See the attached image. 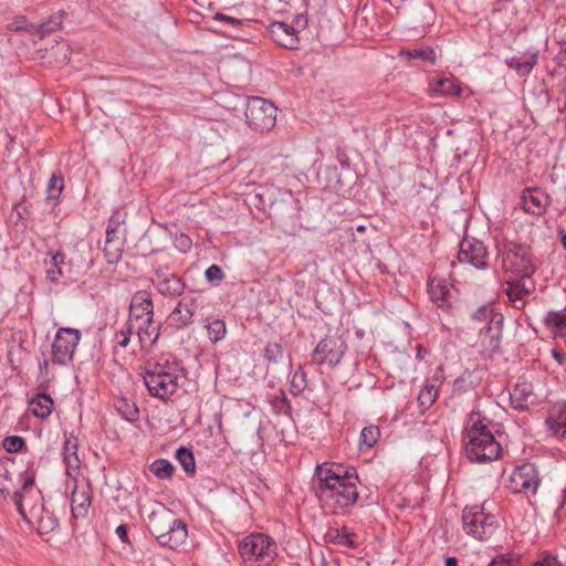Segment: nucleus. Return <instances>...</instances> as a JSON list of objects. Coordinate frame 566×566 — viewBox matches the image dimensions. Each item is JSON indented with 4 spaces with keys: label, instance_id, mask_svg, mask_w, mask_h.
<instances>
[{
    "label": "nucleus",
    "instance_id": "e2e57ef3",
    "mask_svg": "<svg viewBox=\"0 0 566 566\" xmlns=\"http://www.w3.org/2000/svg\"><path fill=\"white\" fill-rule=\"evenodd\" d=\"M446 566H458V560L455 557H448L446 559Z\"/></svg>",
    "mask_w": 566,
    "mask_h": 566
},
{
    "label": "nucleus",
    "instance_id": "7c9ffc66",
    "mask_svg": "<svg viewBox=\"0 0 566 566\" xmlns=\"http://www.w3.org/2000/svg\"><path fill=\"white\" fill-rule=\"evenodd\" d=\"M433 92L442 96H460L462 93L461 83L454 77H444L437 81L433 86Z\"/></svg>",
    "mask_w": 566,
    "mask_h": 566
},
{
    "label": "nucleus",
    "instance_id": "0eeeda50",
    "mask_svg": "<svg viewBox=\"0 0 566 566\" xmlns=\"http://www.w3.org/2000/svg\"><path fill=\"white\" fill-rule=\"evenodd\" d=\"M276 106L268 99L252 96L245 106V119L250 128L256 132H269L276 123Z\"/></svg>",
    "mask_w": 566,
    "mask_h": 566
},
{
    "label": "nucleus",
    "instance_id": "cd10ccee",
    "mask_svg": "<svg viewBox=\"0 0 566 566\" xmlns=\"http://www.w3.org/2000/svg\"><path fill=\"white\" fill-rule=\"evenodd\" d=\"M438 379H428L423 385L422 389L418 395L419 407L421 408V412L428 410L438 398Z\"/></svg>",
    "mask_w": 566,
    "mask_h": 566
},
{
    "label": "nucleus",
    "instance_id": "774afa93",
    "mask_svg": "<svg viewBox=\"0 0 566 566\" xmlns=\"http://www.w3.org/2000/svg\"><path fill=\"white\" fill-rule=\"evenodd\" d=\"M357 230H358V231H363V230H364V227H361V226H360V227H358V228H357Z\"/></svg>",
    "mask_w": 566,
    "mask_h": 566
},
{
    "label": "nucleus",
    "instance_id": "3c124183",
    "mask_svg": "<svg viewBox=\"0 0 566 566\" xmlns=\"http://www.w3.org/2000/svg\"><path fill=\"white\" fill-rule=\"evenodd\" d=\"M2 444L8 452L13 453L20 451L24 447L25 442L19 436H10L4 438Z\"/></svg>",
    "mask_w": 566,
    "mask_h": 566
},
{
    "label": "nucleus",
    "instance_id": "338daca9",
    "mask_svg": "<svg viewBox=\"0 0 566 566\" xmlns=\"http://www.w3.org/2000/svg\"><path fill=\"white\" fill-rule=\"evenodd\" d=\"M563 90H564V92L566 93V76H565V77H564V80H563Z\"/></svg>",
    "mask_w": 566,
    "mask_h": 566
},
{
    "label": "nucleus",
    "instance_id": "aec40b11",
    "mask_svg": "<svg viewBox=\"0 0 566 566\" xmlns=\"http://www.w3.org/2000/svg\"><path fill=\"white\" fill-rule=\"evenodd\" d=\"M200 304L201 298L199 296H188L180 300L169 315L170 325L177 329L189 326Z\"/></svg>",
    "mask_w": 566,
    "mask_h": 566
},
{
    "label": "nucleus",
    "instance_id": "58836bf2",
    "mask_svg": "<svg viewBox=\"0 0 566 566\" xmlns=\"http://www.w3.org/2000/svg\"><path fill=\"white\" fill-rule=\"evenodd\" d=\"M63 188V176L53 174L46 186V199L56 201L60 198Z\"/></svg>",
    "mask_w": 566,
    "mask_h": 566
},
{
    "label": "nucleus",
    "instance_id": "f704fd0d",
    "mask_svg": "<svg viewBox=\"0 0 566 566\" xmlns=\"http://www.w3.org/2000/svg\"><path fill=\"white\" fill-rule=\"evenodd\" d=\"M547 327L560 334L566 333V308L548 312L544 319Z\"/></svg>",
    "mask_w": 566,
    "mask_h": 566
},
{
    "label": "nucleus",
    "instance_id": "4be33fe9",
    "mask_svg": "<svg viewBox=\"0 0 566 566\" xmlns=\"http://www.w3.org/2000/svg\"><path fill=\"white\" fill-rule=\"evenodd\" d=\"M149 316H154L150 293L145 290L137 291L132 297L127 321L134 324Z\"/></svg>",
    "mask_w": 566,
    "mask_h": 566
},
{
    "label": "nucleus",
    "instance_id": "412c9836",
    "mask_svg": "<svg viewBox=\"0 0 566 566\" xmlns=\"http://www.w3.org/2000/svg\"><path fill=\"white\" fill-rule=\"evenodd\" d=\"M536 396L534 394L533 384L525 378H518L517 382L510 392L511 406L518 411L527 410L531 405H534Z\"/></svg>",
    "mask_w": 566,
    "mask_h": 566
},
{
    "label": "nucleus",
    "instance_id": "9b49d317",
    "mask_svg": "<svg viewBox=\"0 0 566 566\" xmlns=\"http://www.w3.org/2000/svg\"><path fill=\"white\" fill-rule=\"evenodd\" d=\"M81 336V332L76 328H59L52 343V363L67 365L73 359Z\"/></svg>",
    "mask_w": 566,
    "mask_h": 566
},
{
    "label": "nucleus",
    "instance_id": "c85d7f7f",
    "mask_svg": "<svg viewBox=\"0 0 566 566\" xmlns=\"http://www.w3.org/2000/svg\"><path fill=\"white\" fill-rule=\"evenodd\" d=\"M114 407L122 418L128 422H135L139 419V409L136 402L126 397L115 398Z\"/></svg>",
    "mask_w": 566,
    "mask_h": 566
},
{
    "label": "nucleus",
    "instance_id": "79ce46f5",
    "mask_svg": "<svg viewBox=\"0 0 566 566\" xmlns=\"http://www.w3.org/2000/svg\"><path fill=\"white\" fill-rule=\"evenodd\" d=\"M548 423L556 434L566 438V405L562 407L555 418H549Z\"/></svg>",
    "mask_w": 566,
    "mask_h": 566
},
{
    "label": "nucleus",
    "instance_id": "2eb2a0df",
    "mask_svg": "<svg viewBox=\"0 0 566 566\" xmlns=\"http://www.w3.org/2000/svg\"><path fill=\"white\" fill-rule=\"evenodd\" d=\"M346 349L344 339L338 336H326L315 347L313 360L318 365L328 364L335 367L340 363Z\"/></svg>",
    "mask_w": 566,
    "mask_h": 566
},
{
    "label": "nucleus",
    "instance_id": "0e129e2a",
    "mask_svg": "<svg viewBox=\"0 0 566 566\" xmlns=\"http://www.w3.org/2000/svg\"><path fill=\"white\" fill-rule=\"evenodd\" d=\"M322 566H338L335 562H323Z\"/></svg>",
    "mask_w": 566,
    "mask_h": 566
},
{
    "label": "nucleus",
    "instance_id": "1a4fd4ad",
    "mask_svg": "<svg viewBox=\"0 0 566 566\" xmlns=\"http://www.w3.org/2000/svg\"><path fill=\"white\" fill-rule=\"evenodd\" d=\"M143 378L149 394L163 400L172 396L178 388V377L160 364L148 367Z\"/></svg>",
    "mask_w": 566,
    "mask_h": 566
},
{
    "label": "nucleus",
    "instance_id": "6ab92c4d",
    "mask_svg": "<svg viewBox=\"0 0 566 566\" xmlns=\"http://www.w3.org/2000/svg\"><path fill=\"white\" fill-rule=\"evenodd\" d=\"M151 283L161 295L171 297L181 295L186 287L180 276L163 269L155 271Z\"/></svg>",
    "mask_w": 566,
    "mask_h": 566
},
{
    "label": "nucleus",
    "instance_id": "ddd939ff",
    "mask_svg": "<svg viewBox=\"0 0 566 566\" xmlns=\"http://www.w3.org/2000/svg\"><path fill=\"white\" fill-rule=\"evenodd\" d=\"M237 11L235 8H226L222 12L214 13L211 21L216 23V31L233 39L250 35L248 29H251V21L240 15H231V12Z\"/></svg>",
    "mask_w": 566,
    "mask_h": 566
},
{
    "label": "nucleus",
    "instance_id": "b1692460",
    "mask_svg": "<svg viewBox=\"0 0 566 566\" xmlns=\"http://www.w3.org/2000/svg\"><path fill=\"white\" fill-rule=\"evenodd\" d=\"M538 51L514 55L505 59V64L514 70L518 76L528 75L538 62Z\"/></svg>",
    "mask_w": 566,
    "mask_h": 566
},
{
    "label": "nucleus",
    "instance_id": "c9c22d12",
    "mask_svg": "<svg viewBox=\"0 0 566 566\" xmlns=\"http://www.w3.org/2000/svg\"><path fill=\"white\" fill-rule=\"evenodd\" d=\"M380 437V430L377 426H367L363 428L359 438V450H369L378 441Z\"/></svg>",
    "mask_w": 566,
    "mask_h": 566
},
{
    "label": "nucleus",
    "instance_id": "f03ea898",
    "mask_svg": "<svg viewBox=\"0 0 566 566\" xmlns=\"http://www.w3.org/2000/svg\"><path fill=\"white\" fill-rule=\"evenodd\" d=\"M21 488L12 493V500L20 515L38 523L41 534H49L59 526V520L44 511L41 491L35 486V472L29 467L20 473Z\"/></svg>",
    "mask_w": 566,
    "mask_h": 566
},
{
    "label": "nucleus",
    "instance_id": "4d7b16f0",
    "mask_svg": "<svg viewBox=\"0 0 566 566\" xmlns=\"http://www.w3.org/2000/svg\"><path fill=\"white\" fill-rule=\"evenodd\" d=\"M533 566H560L557 558L553 555H546L533 564Z\"/></svg>",
    "mask_w": 566,
    "mask_h": 566
},
{
    "label": "nucleus",
    "instance_id": "13d9d810",
    "mask_svg": "<svg viewBox=\"0 0 566 566\" xmlns=\"http://www.w3.org/2000/svg\"><path fill=\"white\" fill-rule=\"evenodd\" d=\"M123 220L120 219L119 214H113L109 220L106 229L113 228L114 231H120V227L123 224Z\"/></svg>",
    "mask_w": 566,
    "mask_h": 566
},
{
    "label": "nucleus",
    "instance_id": "f3484780",
    "mask_svg": "<svg viewBox=\"0 0 566 566\" xmlns=\"http://www.w3.org/2000/svg\"><path fill=\"white\" fill-rule=\"evenodd\" d=\"M458 260L460 263L484 270L489 265L488 249L482 241L465 237L459 244Z\"/></svg>",
    "mask_w": 566,
    "mask_h": 566
},
{
    "label": "nucleus",
    "instance_id": "4468645a",
    "mask_svg": "<svg viewBox=\"0 0 566 566\" xmlns=\"http://www.w3.org/2000/svg\"><path fill=\"white\" fill-rule=\"evenodd\" d=\"M471 317L475 322L485 323L481 332L484 331L486 336L490 337V344L496 347L503 334V315L495 312L491 304H484L475 310Z\"/></svg>",
    "mask_w": 566,
    "mask_h": 566
},
{
    "label": "nucleus",
    "instance_id": "ea45409f",
    "mask_svg": "<svg viewBox=\"0 0 566 566\" xmlns=\"http://www.w3.org/2000/svg\"><path fill=\"white\" fill-rule=\"evenodd\" d=\"M176 458L187 473H195L196 464L193 453L181 447L176 451Z\"/></svg>",
    "mask_w": 566,
    "mask_h": 566
},
{
    "label": "nucleus",
    "instance_id": "c756f323",
    "mask_svg": "<svg viewBox=\"0 0 566 566\" xmlns=\"http://www.w3.org/2000/svg\"><path fill=\"white\" fill-rule=\"evenodd\" d=\"M30 406L35 417L45 419L52 413L53 399L46 394H38L30 401Z\"/></svg>",
    "mask_w": 566,
    "mask_h": 566
},
{
    "label": "nucleus",
    "instance_id": "680f3d73",
    "mask_svg": "<svg viewBox=\"0 0 566 566\" xmlns=\"http://www.w3.org/2000/svg\"><path fill=\"white\" fill-rule=\"evenodd\" d=\"M553 357L559 363H563V354L556 349H553Z\"/></svg>",
    "mask_w": 566,
    "mask_h": 566
},
{
    "label": "nucleus",
    "instance_id": "2f4dec72",
    "mask_svg": "<svg viewBox=\"0 0 566 566\" xmlns=\"http://www.w3.org/2000/svg\"><path fill=\"white\" fill-rule=\"evenodd\" d=\"M51 255L50 261H45L46 264V277L50 282H57L63 275L62 265L64 264L65 254L62 252L49 253Z\"/></svg>",
    "mask_w": 566,
    "mask_h": 566
},
{
    "label": "nucleus",
    "instance_id": "6e6d98bb",
    "mask_svg": "<svg viewBox=\"0 0 566 566\" xmlns=\"http://www.w3.org/2000/svg\"><path fill=\"white\" fill-rule=\"evenodd\" d=\"M117 241L125 242V233H123L120 231H114L113 228L106 229L105 242H117Z\"/></svg>",
    "mask_w": 566,
    "mask_h": 566
},
{
    "label": "nucleus",
    "instance_id": "09e8293b",
    "mask_svg": "<svg viewBox=\"0 0 566 566\" xmlns=\"http://www.w3.org/2000/svg\"><path fill=\"white\" fill-rule=\"evenodd\" d=\"M133 329H134V324L127 321L125 324V327L122 328L120 331L116 332L115 342L120 347H124V348L127 347V345L130 342Z\"/></svg>",
    "mask_w": 566,
    "mask_h": 566
},
{
    "label": "nucleus",
    "instance_id": "423d86ee",
    "mask_svg": "<svg viewBox=\"0 0 566 566\" xmlns=\"http://www.w3.org/2000/svg\"><path fill=\"white\" fill-rule=\"evenodd\" d=\"M462 523L464 532L480 541L490 538L499 527L497 517L486 513L484 505L465 506Z\"/></svg>",
    "mask_w": 566,
    "mask_h": 566
},
{
    "label": "nucleus",
    "instance_id": "a18cd8bd",
    "mask_svg": "<svg viewBox=\"0 0 566 566\" xmlns=\"http://www.w3.org/2000/svg\"><path fill=\"white\" fill-rule=\"evenodd\" d=\"M12 486H13L12 474H11L8 465H6L0 471V495H3L4 497L11 495Z\"/></svg>",
    "mask_w": 566,
    "mask_h": 566
},
{
    "label": "nucleus",
    "instance_id": "8fccbe9b",
    "mask_svg": "<svg viewBox=\"0 0 566 566\" xmlns=\"http://www.w3.org/2000/svg\"><path fill=\"white\" fill-rule=\"evenodd\" d=\"M205 277L209 283L218 285L223 280L224 273L219 265L212 264L206 270Z\"/></svg>",
    "mask_w": 566,
    "mask_h": 566
},
{
    "label": "nucleus",
    "instance_id": "603ef678",
    "mask_svg": "<svg viewBox=\"0 0 566 566\" xmlns=\"http://www.w3.org/2000/svg\"><path fill=\"white\" fill-rule=\"evenodd\" d=\"M518 557L513 554L499 555L488 566H516Z\"/></svg>",
    "mask_w": 566,
    "mask_h": 566
},
{
    "label": "nucleus",
    "instance_id": "a19ab883",
    "mask_svg": "<svg viewBox=\"0 0 566 566\" xmlns=\"http://www.w3.org/2000/svg\"><path fill=\"white\" fill-rule=\"evenodd\" d=\"M271 406L276 415H284L291 417L292 407L283 391H281L280 395H276L272 398Z\"/></svg>",
    "mask_w": 566,
    "mask_h": 566
},
{
    "label": "nucleus",
    "instance_id": "e433bc0d",
    "mask_svg": "<svg viewBox=\"0 0 566 566\" xmlns=\"http://www.w3.org/2000/svg\"><path fill=\"white\" fill-rule=\"evenodd\" d=\"M149 472L156 478L165 480L170 479L174 474L175 468L170 461L166 459H157L149 465Z\"/></svg>",
    "mask_w": 566,
    "mask_h": 566
},
{
    "label": "nucleus",
    "instance_id": "72a5a7b5",
    "mask_svg": "<svg viewBox=\"0 0 566 566\" xmlns=\"http://www.w3.org/2000/svg\"><path fill=\"white\" fill-rule=\"evenodd\" d=\"M208 337L212 343H218L224 338L227 326L223 319L209 317L206 324Z\"/></svg>",
    "mask_w": 566,
    "mask_h": 566
},
{
    "label": "nucleus",
    "instance_id": "a211bd4d",
    "mask_svg": "<svg viewBox=\"0 0 566 566\" xmlns=\"http://www.w3.org/2000/svg\"><path fill=\"white\" fill-rule=\"evenodd\" d=\"M521 201L524 212L543 216L552 203V198L539 187H527L522 191Z\"/></svg>",
    "mask_w": 566,
    "mask_h": 566
},
{
    "label": "nucleus",
    "instance_id": "6e6552de",
    "mask_svg": "<svg viewBox=\"0 0 566 566\" xmlns=\"http://www.w3.org/2000/svg\"><path fill=\"white\" fill-rule=\"evenodd\" d=\"M502 268L522 277H531L536 270L530 248L506 242L502 251Z\"/></svg>",
    "mask_w": 566,
    "mask_h": 566
},
{
    "label": "nucleus",
    "instance_id": "864d4df0",
    "mask_svg": "<svg viewBox=\"0 0 566 566\" xmlns=\"http://www.w3.org/2000/svg\"><path fill=\"white\" fill-rule=\"evenodd\" d=\"M174 244L182 253H187L192 247L190 238L185 233H176L174 237Z\"/></svg>",
    "mask_w": 566,
    "mask_h": 566
},
{
    "label": "nucleus",
    "instance_id": "c03bdc74",
    "mask_svg": "<svg viewBox=\"0 0 566 566\" xmlns=\"http://www.w3.org/2000/svg\"><path fill=\"white\" fill-rule=\"evenodd\" d=\"M284 350L280 343H269L264 348V357L270 363H279L283 359Z\"/></svg>",
    "mask_w": 566,
    "mask_h": 566
},
{
    "label": "nucleus",
    "instance_id": "052dcab7",
    "mask_svg": "<svg viewBox=\"0 0 566 566\" xmlns=\"http://www.w3.org/2000/svg\"><path fill=\"white\" fill-rule=\"evenodd\" d=\"M557 233H558V237L560 238V242H562L563 249L566 251V229L562 228V227H558L557 228Z\"/></svg>",
    "mask_w": 566,
    "mask_h": 566
},
{
    "label": "nucleus",
    "instance_id": "9d476101",
    "mask_svg": "<svg viewBox=\"0 0 566 566\" xmlns=\"http://www.w3.org/2000/svg\"><path fill=\"white\" fill-rule=\"evenodd\" d=\"M258 207L268 211L269 217H281L293 210L294 197L291 190L265 187L255 195Z\"/></svg>",
    "mask_w": 566,
    "mask_h": 566
},
{
    "label": "nucleus",
    "instance_id": "37998d69",
    "mask_svg": "<svg viewBox=\"0 0 566 566\" xmlns=\"http://www.w3.org/2000/svg\"><path fill=\"white\" fill-rule=\"evenodd\" d=\"M409 59H419L422 61L434 62L436 53L430 46L417 48L405 52Z\"/></svg>",
    "mask_w": 566,
    "mask_h": 566
},
{
    "label": "nucleus",
    "instance_id": "f8f14e48",
    "mask_svg": "<svg viewBox=\"0 0 566 566\" xmlns=\"http://www.w3.org/2000/svg\"><path fill=\"white\" fill-rule=\"evenodd\" d=\"M306 24L307 20L303 15H297L294 18L292 24L282 21H272L268 27V31L275 43L285 49L295 50L298 48L300 43L297 34Z\"/></svg>",
    "mask_w": 566,
    "mask_h": 566
},
{
    "label": "nucleus",
    "instance_id": "a878e982",
    "mask_svg": "<svg viewBox=\"0 0 566 566\" xmlns=\"http://www.w3.org/2000/svg\"><path fill=\"white\" fill-rule=\"evenodd\" d=\"M140 324L137 326V336L139 343L148 346H153L156 344L159 334L160 326L155 324L154 316L146 317L145 319L139 321Z\"/></svg>",
    "mask_w": 566,
    "mask_h": 566
},
{
    "label": "nucleus",
    "instance_id": "7ed1b4c3",
    "mask_svg": "<svg viewBox=\"0 0 566 566\" xmlns=\"http://www.w3.org/2000/svg\"><path fill=\"white\" fill-rule=\"evenodd\" d=\"M491 421L480 412H471L464 431V450L471 462L486 463L502 454L501 442L490 429Z\"/></svg>",
    "mask_w": 566,
    "mask_h": 566
},
{
    "label": "nucleus",
    "instance_id": "4c0bfd02",
    "mask_svg": "<svg viewBox=\"0 0 566 566\" xmlns=\"http://www.w3.org/2000/svg\"><path fill=\"white\" fill-rule=\"evenodd\" d=\"M123 251V241L104 243V256L108 264H117L122 260Z\"/></svg>",
    "mask_w": 566,
    "mask_h": 566
},
{
    "label": "nucleus",
    "instance_id": "69168bd1",
    "mask_svg": "<svg viewBox=\"0 0 566 566\" xmlns=\"http://www.w3.org/2000/svg\"><path fill=\"white\" fill-rule=\"evenodd\" d=\"M9 462H10V460H7V461L0 460V471L3 469V467L8 465ZM11 463H13V462L11 461Z\"/></svg>",
    "mask_w": 566,
    "mask_h": 566
},
{
    "label": "nucleus",
    "instance_id": "473e14b6",
    "mask_svg": "<svg viewBox=\"0 0 566 566\" xmlns=\"http://www.w3.org/2000/svg\"><path fill=\"white\" fill-rule=\"evenodd\" d=\"M506 294L509 300L515 304L517 308H521L524 303L523 298L530 294L531 287L526 285L524 281H513L507 283Z\"/></svg>",
    "mask_w": 566,
    "mask_h": 566
},
{
    "label": "nucleus",
    "instance_id": "49530a36",
    "mask_svg": "<svg viewBox=\"0 0 566 566\" xmlns=\"http://www.w3.org/2000/svg\"><path fill=\"white\" fill-rule=\"evenodd\" d=\"M62 20H63V13H57L56 15H52L48 20L43 21L39 25V31H40L41 35H45V34L59 29L62 24Z\"/></svg>",
    "mask_w": 566,
    "mask_h": 566
},
{
    "label": "nucleus",
    "instance_id": "bf43d9fd",
    "mask_svg": "<svg viewBox=\"0 0 566 566\" xmlns=\"http://www.w3.org/2000/svg\"><path fill=\"white\" fill-rule=\"evenodd\" d=\"M116 535L123 543H129L128 539V527L125 524H120L115 530Z\"/></svg>",
    "mask_w": 566,
    "mask_h": 566
},
{
    "label": "nucleus",
    "instance_id": "de8ad7c7",
    "mask_svg": "<svg viewBox=\"0 0 566 566\" xmlns=\"http://www.w3.org/2000/svg\"><path fill=\"white\" fill-rule=\"evenodd\" d=\"M307 385L306 373L300 367L294 371L291 379V388L294 394L302 392Z\"/></svg>",
    "mask_w": 566,
    "mask_h": 566
},
{
    "label": "nucleus",
    "instance_id": "dca6fc26",
    "mask_svg": "<svg viewBox=\"0 0 566 566\" xmlns=\"http://www.w3.org/2000/svg\"><path fill=\"white\" fill-rule=\"evenodd\" d=\"M510 483L515 493H524L527 497L535 495L541 484L537 468L533 463L517 467L511 475Z\"/></svg>",
    "mask_w": 566,
    "mask_h": 566
},
{
    "label": "nucleus",
    "instance_id": "39448f33",
    "mask_svg": "<svg viewBox=\"0 0 566 566\" xmlns=\"http://www.w3.org/2000/svg\"><path fill=\"white\" fill-rule=\"evenodd\" d=\"M238 551L245 562H255L259 565L271 564L277 553L275 541L264 533H251L244 536L238 545Z\"/></svg>",
    "mask_w": 566,
    "mask_h": 566
},
{
    "label": "nucleus",
    "instance_id": "bb28decb",
    "mask_svg": "<svg viewBox=\"0 0 566 566\" xmlns=\"http://www.w3.org/2000/svg\"><path fill=\"white\" fill-rule=\"evenodd\" d=\"M77 448L78 443L75 437H70L65 440L63 447V457L69 475L72 474V471H78L81 465V461L77 455Z\"/></svg>",
    "mask_w": 566,
    "mask_h": 566
},
{
    "label": "nucleus",
    "instance_id": "20e7f679",
    "mask_svg": "<svg viewBox=\"0 0 566 566\" xmlns=\"http://www.w3.org/2000/svg\"><path fill=\"white\" fill-rule=\"evenodd\" d=\"M147 527L163 546L177 548L188 536L186 524L164 504L154 502L147 514Z\"/></svg>",
    "mask_w": 566,
    "mask_h": 566
},
{
    "label": "nucleus",
    "instance_id": "393cba45",
    "mask_svg": "<svg viewBox=\"0 0 566 566\" xmlns=\"http://www.w3.org/2000/svg\"><path fill=\"white\" fill-rule=\"evenodd\" d=\"M91 506L90 489L75 486L71 495V509L75 518H83L87 515Z\"/></svg>",
    "mask_w": 566,
    "mask_h": 566
},
{
    "label": "nucleus",
    "instance_id": "f257e3e1",
    "mask_svg": "<svg viewBox=\"0 0 566 566\" xmlns=\"http://www.w3.org/2000/svg\"><path fill=\"white\" fill-rule=\"evenodd\" d=\"M315 493L318 500L333 509L353 506L358 500L355 469H347L337 463H323L315 469Z\"/></svg>",
    "mask_w": 566,
    "mask_h": 566
},
{
    "label": "nucleus",
    "instance_id": "5701e85b",
    "mask_svg": "<svg viewBox=\"0 0 566 566\" xmlns=\"http://www.w3.org/2000/svg\"><path fill=\"white\" fill-rule=\"evenodd\" d=\"M428 294L431 302L442 311L452 307V293L446 281L431 279L428 283Z\"/></svg>",
    "mask_w": 566,
    "mask_h": 566
},
{
    "label": "nucleus",
    "instance_id": "5fc2aeb1",
    "mask_svg": "<svg viewBox=\"0 0 566 566\" xmlns=\"http://www.w3.org/2000/svg\"><path fill=\"white\" fill-rule=\"evenodd\" d=\"M335 542L339 545H344L347 547H356V543L353 539V534L347 532L345 528L342 531H337V534L334 537Z\"/></svg>",
    "mask_w": 566,
    "mask_h": 566
}]
</instances>
